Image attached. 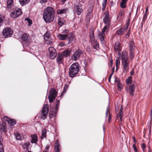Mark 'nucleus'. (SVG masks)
I'll return each mask as SVG.
<instances>
[{"label":"nucleus","mask_w":152,"mask_h":152,"mask_svg":"<svg viewBox=\"0 0 152 152\" xmlns=\"http://www.w3.org/2000/svg\"><path fill=\"white\" fill-rule=\"evenodd\" d=\"M46 37H50V34L49 32L47 31L46 33L44 35V38Z\"/></svg>","instance_id":"obj_49"},{"label":"nucleus","mask_w":152,"mask_h":152,"mask_svg":"<svg viewBox=\"0 0 152 152\" xmlns=\"http://www.w3.org/2000/svg\"><path fill=\"white\" fill-rule=\"evenodd\" d=\"M107 0H103L102 4V6H106L107 4Z\"/></svg>","instance_id":"obj_55"},{"label":"nucleus","mask_w":152,"mask_h":152,"mask_svg":"<svg viewBox=\"0 0 152 152\" xmlns=\"http://www.w3.org/2000/svg\"><path fill=\"white\" fill-rule=\"evenodd\" d=\"M132 77L130 76L126 80V83L127 85L130 84L132 83Z\"/></svg>","instance_id":"obj_34"},{"label":"nucleus","mask_w":152,"mask_h":152,"mask_svg":"<svg viewBox=\"0 0 152 152\" xmlns=\"http://www.w3.org/2000/svg\"><path fill=\"white\" fill-rule=\"evenodd\" d=\"M55 12L53 8L48 7L44 10L43 15V18L47 23L53 21L55 16Z\"/></svg>","instance_id":"obj_1"},{"label":"nucleus","mask_w":152,"mask_h":152,"mask_svg":"<svg viewBox=\"0 0 152 152\" xmlns=\"http://www.w3.org/2000/svg\"><path fill=\"white\" fill-rule=\"evenodd\" d=\"M16 122V121L15 120L10 119L8 123L12 126H14Z\"/></svg>","instance_id":"obj_36"},{"label":"nucleus","mask_w":152,"mask_h":152,"mask_svg":"<svg viewBox=\"0 0 152 152\" xmlns=\"http://www.w3.org/2000/svg\"><path fill=\"white\" fill-rule=\"evenodd\" d=\"M46 137V130L44 129L42 130V132L41 136V138L42 139H43L44 137Z\"/></svg>","instance_id":"obj_31"},{"label":"nucleus","mask_w":152,"mask_h":152,"mask_svg":"<svg viewBox=\"0 0 152 152\" xmlns=\"http://www.w3.org/2000/svg\"><path fill=\"white\" fill-rule=\"evenodd\" d=\"M134 85H132L129 86V87L126 88L127 92L129 93L131 96H134L133 93L134 91Z\"/></svg>","instance_id":"obj_14"},{"label":"nucleus","mask_w":152,"mask_h":152,"mask_svg":"<svg viewBox=\"0 0 152 152\" xmlns=\"http://www.w3.org/2000/svg\"><path fill=\"white\" fill-rule=\"evenodd\" d=\"M68 10L67 8H64L62 10H58L57 11V13L58 14H61L66 13Z\"/></svg>","instance_id":"obj_22"},{"label":"nucleus","mask_w":152,"mask_h":152,"mask_svg":"<svg viewBox=\"0 0 152 152\" xmlns=\"http://www.w3.org/2000/svg\"><path fill=\"white\" fill-rule=\"evenodd\" d=\"M133 147L134 148V150L135 152H137L138 150L137 149V147L135 145V144H133Z\"/></svg>","instance_id":"obj_51"},{"label":"nucleus","mask_w":152,"mask_h":152,"mask_svg":"<svg viewBox=\"0 0 152 152\" xmlns=\"http://www.w3.org/2000/svg\"><path fill=\"white\" fill-rule=\"evenodd\" d=\"M57 37L61 40H68V44L71 43L74 39V37L71 33H70L69 34H60L57 36Z\"/></svg>","instance_id":"obj_3"},{"label":"nucleus","mask_w":152,"mask_h":152,"mask_svg":"<svg viewBox=\"0 0 152 152\" xmlns=\"http://www.w3.org/2000/svg\"><path fill=\"white\" fill-rule=\"evenodd\" d=\"M114 48L115 50L116 51H119L121 50L120 43L119 42H116L115 43L114 46Z\"/></svg>","instance_id":"obj_21"},{"label":"nucleus","mask_w":152,"mask_h":152,"mask_svg":"<svg viewBox=\"0 0 152 152\" xmlns=\"http://www.w3.org/2000/svg\"><path fill=\"white\" fill-rule=\"evenodd\" d=\"M13 34V31L10 28H6L3 30V34L5 38L11 36Z\"/></svg>","instance_id":"obj_8"},{"label":"nucleus","mask_w":152,"mask_h":152,"mask_svg":"<svg viewBox=\"0 0 152 152\" xmlns=\"http://www.w3.org/2000/svg\"><path fill=\"white\" fill-rule=\"evenodd\" d=\"M62 34H69V30L68 29H66L64 30L62 32Z\"/></svg>","instance_id":"obj_47"},{"label":"nucleus","mask_w":152,"mask_h":152,"mask_svg":"<svg viewBox=\"0 0 152 152\" xmlns=\"http://www.w3.org/2000/svg\"><path fill=\"white\" fill-rule=\"evenodd\" d=\"M123 107H122V106H121L120 109L119 115V117L120 118L121 121H122V116L123 114Z\"/></svg>","instance_id":"obj_32"},{"label":"nucleus","mask_w":152,"mask_h":152,"mask_svg":"<svg viewBox=\"0 0 152 152\" xmlns=\"http://www.w3.org/2000/svg\"><path fill=\"white\" fill-rule=\"evenodd\" d=\"M28 35L26 34H24L22 36L21 39L23 43H28L29 42L28 39Z\"/></svg>","instance_id":"obj_17"},{"label":"nucleus","mask_w":152,"mask_h":152,"mask_svg":"<svg viewBox=\"0 0 152 152\" xmlns=\"http://www.w3.org/2000/svg\"><path fill=\"white\" fill-rule=\"evenodd\" d=\"M83 53V51L79 49L76 50L72 56V60L76 61Z\"/></svg>","instance_id":"obj_7"},{"label":"nucleus","mask_w":152,"mask_h":152,"mask_svg":"<svg viewBox=\"0 0 152 152\" xmlns=\"http://www.w3.org/2000/svg\"><path fill=\"white\" fill-rule=\"evenodd\" d=\"M130 31L129 30L128 31V32L126 34V37H129V32H130Z\"/></svg>","instance_id":"obj_62"},{"label":"nucleus","mask_w":152,"mask_h":152,"mask_svg":"<svg viewBox=\"0 0 152 152\" xmlns=\"http://www.w3.org/2000/svg\"><path fill=\"white\" fill-rule=\"evenodd\" d=\"M94 48L96 50H98L99 49V43L96 41H94L93 42H91Z\"/></svg>","instance_id":"obj_24"},{"label":"nucleus","mask_w":152,"mask_h":152,"mask_svg":"<svg viewBox=\"0 0 152 152\" xmlns=\"http://www.w3.org/2000/svg\"><path fill=\"white\" fill-rule=\"evenodd\" d=\"M127 0H122L120 3L121 7L122 8L126 7Z\"/></svg>","instance_id":"obj_23"},{"label":"nucleus","mask_w":152,"mask_h":152,"mask_svg":"<svg viewBox=\"0 0 152 152\" xmlns=\"http://www.w3.org/2000/svg\"><path fill=\"white\" fill-rule=\"evenodd\" d=\"M105 7H106V6H102V11H104V9L105 8Z\"/></svg>","instance_id":"obj_63"},{"label":"nucleus","mask_w":152,"mask_h":152,"mask_svg":"<svg viewBox=\"0 0 152 152\" xmlns=\"http://www.w3.org/2000/svg\"><path fill=\"white\" fill-rule=\"evenodd\" d=\"M30 0H19V2L21 6H24L29 3Z\"/></svg>","instance_id":"obj_28"},{"label":"nucleus","mask_w":152,"mask_h":152,"mask_svg":"<svg viewBox=\"0 0 152 152\" xmlns=\"http://www.w3.org/2000/svg\"><path fill=\"white\" fill-rule=\"evenodd\" d=\"M64 20L60 18L58 19V24L61 26L64 24Z\"/></svg>","instance_id":"obj_38"},{"label":"nucleus","mask_w":152,"mask_h":152,"mask_svg":"<svg viewBox=\"0 0 152 152\" xmlns=\"http://www.w3.org/2000/svg\"><path fill=\"white\" fill-rule=\"evenodd\" d=\"M132 139L134 142V144H135L136 143V139H135V137H132Z\"/></svg>","instance_id":"obj_59"},{"label":"nucleus","mask_w":152,"mask_h":152,"mask_svg":"<svg viewBox=\"0 0 152 152\" xmlns=\"http://www.w3.org/2000/svg\"><path fill=\"white\" fill-rule=\"evenodd\" d=\"M141 147L142 148L143 151L144 152L145 151L144 149L145 148V145L144 143H142L141 144Z\"/></svg>","instance_id":"obj_53"},{"label":"nucleus","mask_w":152,"mask_h":152,"mask_svg":"<svg viewBox=\"0 0 152 152\" xmlns=\"http://www.w3.org/2000/svg\"><path fill=\"white\" fill-rule=\"evenodd\" d=\"M108 26H105L102 29L101 32H100L98 34V37L101 41L102 42H104L105 36L104 32H107L108 31Z\"/></svg>","instance_id":"obj_5"},{"label":"nucleus","mask_w":152,"mask_h":152,"mask_svg":"<svg viewBox=\"0 0 152 152\" xmlns=\"http://www.w3.org/2000/svg\"><path fill=\"white\" fill-rule=\"evenodd\" d=\"M114 72V70H113V72H112V73H111V74L110 75V76H109V78H108V81L109 82H110V79H111V77L112 76V75H113V74Z\"/></svg>","instance_id":"obj_52"},{"label":"nucleus","mask_w":152,"mask_h":152,"mask_svg":"<svg viewBox=\"0 0 152 152\" xmlns=\"http://www.w3.org/2000/svg\"><path fill=\"white\" fill-rule=\"evenodd\" d=\"M90 38L91 42H94V41H96L94 39V36L93 33L91 34L90 35Z\"/></svg>","instance_id":"obj_41"},{"label":"nucleus","mask_w":152,"mask_h":152,"mask_svg":"<svg viewBox=\"0 0 152 152\" xmlns=\"http://www.w3.org/2000/svg\"><path fill=\"white\" fill-rule=\"evenodd\" d=\"M48 50L50 52V58L51 59H54L56 57V50L52 47H50L48 48Z\"/></svg>","instance_id":"obj_10"},{"label":"nucleus","mask_w":152,"mask_h":152,"mask_svg":"<svg viewBox=\"0 0 152 152\" xmlns=\"http://www.w3.org/2000/svg\"><path fill=\"white\" fill-rule=\"evenodd\" d=\"M22 13L21 10L18 9L17 10H15L11 15V17L13 18H16L20 15Z\"/></svg>","instance_id":"obj_12"},{"label":"nucleus","mask_w":152,"mask_h":152,"mask_svg":"<svg viewBox=\"0 0 152 152\" xmlns=\"http://www.w3.org/2000/svg\"><path fill=\"white\" fill-rule=\"evenodd\" d=\"M0 145L1 146V147L2 146V145L1 143ZM0 152H4V149L2 148H0Z\"/></svg>","instance_id":"obj_58"},{"label":"nucleus","mask_w":152,"mask_h":152,"mask_svg":"<svg viewBox=\"0 0 152 152\" xmlns=\"http://www.w3.org/2000/svg\"><path fill=\"white\" fill-rule=\"evenodd\" d=\"M66 90H64V89L63 91V92H62V93L61 94V96H63V95H64V94L66 92Z\"/></svg>","instance_id":"obj_57"},{"label":"nucleus","mask_w":152,"mask_h":152,"mask_svg":"<svg viewBox=\"0 0 152 152\" xmlns=\"http://www.w3.org/2000/svg\"><path fill=\"white\" fill-rule=\"evenodd\" d=\"M121 61L122 65L123 67L124 72L126 73L128 72L129 68V61L128 60H122Z\"/></svg>","instance_id":"obj_9"},{"label":"nucleus","mask_w":152,"mask_h":152,"mask_svg":"<svg viewBox=\"0 0 152 152\" xmlns=\"http://www.w3.org/2000/svg\"><path fill=\"white\" fill-rule=\"evenodd\" d=\"M104 17L103 19V21L104 23L106 24V26H108L110 24V19L109 18V15L108 12H106L104 13Z\"/></svg>","instance_id":"obj_11"},{"label":"nucleus","mask_w":152,"mask_h":152,"mask_svg":"<svg viewBox=\"0 0 152 152\" xmlns=\"http://www.w3.org/2000/svg\"><path fill=\"white\" fill-rule=\"evenodd\" d=\"M32 140L31 141L32 143H36L37 141V137L36 134L31 135Z\"/></svg>","instance_id":"obj_26"},{"label":"nucleus","mask_w":152,"mask_h":152,"mask_svg":"<svg viewBox=\"0 0 152 152\" xmlns=\"http://www.w3.org/2000/svg\"><path fill=\"white\" fill-rule=\"evenodd\" d=\"M60 144H59L58 141L57 140L55 143L54 146L55 152H60L59 149Z\"/></svg>","instance_id":"obj_18"},{"label":"nucleus","mask_w":152,"mask_h":152,"mask_svg":"<svg viewBox=\"0 0 152 152\" xmlns=\"http://www.w3.org/2000/svg\"><path fill=\"white\" fill-rule=\"evenodd\" d=\"M48 112V105H45L43 107L41 113V118L43 120H45L47 115Z\"/></svg>","instance_id":"obj_6"},{"label":"nucleus","mask_w":152,"mask_h":152,"mask_svg":"<svg viewBox=\"0 0 152 152\" xmlns=\"http://www.w3.org/2000/svg\"><path fill=\"white\" fill-rule=\"evenodd\" d=\"M125 30L124 28H120L117 31V33L118 35H122L125 33Z\"/></svg>","instance_id":"obj_25"},{"label":"nucleus","mask_w":152,"mask_h":152,"mask_svg":"<svg viewBox=\"0 0 152 152\" xmlns=\"http://www.w3.org/2000/svg\"><path fill=\"white\" fill-rule=\"evenodd\" d=\"M63 55L61 54H58L56 58V61L59 64L61 63L63 60Z\"/></svg>","instance_id":"obj_20"},{"label":"nucleus","mask_w":152,"mask_h":152,"mask_svg":"<svg viewBox=\"0 0 152 152\" xmlns=\"http://www.w3.org/2000/svg\"><path fill=\"white\" fill-rule=\"evenodd\" d=\"M48 0H40V2L42 4H44L46 3Z\"/></svg>","instance_id":"obj_54"},{"label":"nucleus","mask_w":152,"mask_h":152,"mask_svg":"<svg viewBox=\"0 0 152 152\" xmlns=\"http://www.w3.org/2000/svg\"><path fill=\"white\" fill-rule=\"evenodd\" d=\"M68 86L67 85H66L64 86V90H67L68 88Z\"/></svg>","instance_id":"obj_61"},{"label":"nucleus","mask_w":152,"mask_h":152,"mask_svg":"<svg viewBox=\"0 0 152 152\" xmlns=\"http://www.w3.org/2000/svg\"><path fill=\"white\" fill-rule=\"evenodd\" d=\"M25 20L26 21H27L28 23V26H30V25H31L32 24V21L29 18H26L25 19Z\"/></svg>","instance_id":"obj_39"},{"label":"nucleus","mask_w":152,"mask_h":152,"mask_svg":"<svg viewBox=\"0 0 152 152\" xmlns=\"http://www.w3.org/2000/svg\"><path fill=\"white\" fill-rule=\"evenodd\" d=\"M123 12L122 11L120 12L118 15V18H120V19H121L122 16L123 15Z\"/></svg>","instance_id":"obj_45"},{"label":"nucleus","mask_w":152,"mask_h":152,"mask_svg":"<svg viewBox=\"0 0 152 152\" xmlns=\"http://www.w3.org/2000/svg\"><path fill=\"white\" fill-rule=\"evenodd\" d=\"M30 145V142H26L23 145V148L24 149H27Z\"/></svg>","instance_id":"obj_35"},{"label":"nucleus","mask_w":152,"mask_h":152,"mask_svg":"<svg viewBox=\"0 0 152 152\" xmlns=\"http://www.w3.org/2000/svg\"><path fill=\"white\" fill-rule=\"evenodd\" d=\"M115 64L116 69H117L118 68V66L120 65V61L118 59H116L115 61Z\"/></svg>","instance_id":"obj_42"},{"label":"nucleus","mask_w":152,"mask_h":152,"mask_svg":"<svg viewBox=\"0 0 152 152\" xmlns=\"http://www.w3.org/2000/svg\"><path fill=\"white\" fill-rule=\"evenodd\" d=\"M13 0H8L7 1V7L10 8L11 7L12 4L13 3Z\"/></svg>","instance_id":"obj_33"},{"label":"nucleus","mask_w":152,"mask_h":152,"mask_svg":"<svg viewBox=\"0 0 152 152\" xmlns=\"http://www.w3.org/2000/svg\"><path fill=\"white\" fill-rule=\"evenodd\" d=\"M79 64L77 63L72 64L69 68V75L70 77L72 78L77 74L79 71Z\"/></svg>","instance_id":"obj_2"},{"label":"nucleus","mask_w":152,"mask_h":152,"mask_svg":"<svg viewBox=\"0 0 152 152\" xmlns=\"http://www.w3.org/2000/svg\"><path fill=\"white\" fill-rule=\"evenodd\" d=\"M117 86L118 88L120 89L122 88V86L119 82H118L117 83Z\"/></svg>","instance_id":"obj_50"},{"label":"nucleus","mask_w":152,"mask_h":152,"mask_svg":"<svg viewBox=\"0 0 152 152\" xmlns=\"http://www.w3.org/2000/svg\"><path fill=\"white\" fill-rule=\"evenodd\" d=\"M128 25H129L128 24H126V27H122V28H124L125 29V32H126V31L128 29Z\"/></svg>","instance_id":"obj_56"},{"label":"nucleus","mask_w":152,"mask_h":152,"mask_svg":"<svg viewBox=\"0 0 152 152\" xmlns=\"http://www.w3.org/2000/svg\"><path fill=\"white\" fill-rule=\"evenodd\" d=\"M0 129L1 132H7L5 126L4 124L1 125V123L0 121Z\"/></svg>","instance_id":"obj_29"},{"label":"nucleus","mask_w":152,"mask_h":152,"mask_svg":"<svg viewBox=\"0 0 152 152\" xmlns=\"http://www.w3.org/2000/svg\"><path fill=\"white\" fill-rule=\"evenodd\" d=\"M130 74L131 75H134V72L133 71L131 72Z\"/></svg>","instance_id":"obj_64"},{"label":"nucleus","mask_w":152,"mask_h":152,"mask_svg":"<svg viewBox=\"0 0 152 152\" xmlns=\"http://www.w3.org/2000/svg\"><path fill=\"white\" fill-rule=\"evenodd\" d=\"M57 92L54 88L52 89L50 91L48 99L49 102L52 103L57 95Z\"/></svg>","instance_id":"obj_4"},{"label":"nucleus","mask_w":152,"mask_h":152,"mask_svg":"<svg viewBox=\"0 0 152 152\" xmlns=\"http://www.w3.org/2000/svg\"><path fill=\"white\" fill-rule=\"evenodd\" d=\"M108 113H109V114L110 110H109V108L108 107H107V109L106 112V117H107V116ZM111 117L110 116V114H109V121H110V120H111Z\"/></svg>","instance_id":"obj_37"},{"label":"nucleus","mask_w":152,"mask_h":152,"mask_svg":"<svg viewBox=\"0 0 152 152\" xmlns=\"http://www.w3.org/2000/svg\"><path fill=\"white\" fill-rule=\"evenodd\" d=\"M70 53V51L68 50H66L64 51L63 53V56L65 57H68L69 56Z\"/></svg>","instance_id":"obj_30"},{"label":"nucleus","mask_w":152,"mask_h":152,"mask_svg":"<svg viewBox=\"0 0 152 152\" xmlns=\"http://www.w3.org/2000/svg\"><path fill=\"white\" fill-rule=\"evenodd\" d=\"M84 2L83 0H82L81 1H80L79 2V4L78 5H80L82 7V6L84 5Z\"/></svg>","instance_id":"obj_46"},{"label":"nucleus","mask_w":152,"mask_h":152,"mask_svg":"<svg viewBox=\"0 0 152 152\" xmlns=\"http://www.w3.org/2000/svg\"><path fill=\"white\" fill-rule=\"evenodd\" d=\"M45 40L46 41V43L48 45H51L53 43L52 39L49 37L45 38Z\"/></svg>","instance_id":"obj_27"},{"label":"nucleus","mask_w":152,"mask_h":152,"mask_svg":"<svg viewBox=\"0 0 152 152\" xmlns=\"http://www.w3.org/2000/svg\"><path fill=\"white\" fill-rule=\"evenodd\" d=\"M4 18V17L2 15H0V26L1 25V23H2Z\"/></svg>","instance_id":"obj_44"},{"label":"nucleus","mask_w":152,"mask_h":152,"mask_svg":"<svg viewBox=\"0 0 152 152\" xmlns=\"http://www.w3.org/2000/svg\"><path fill=\"white\" fill-rule=\"evenodd\" d=\"M74 8L75 11L78 15H80L83 11L82 7L80 5H75Z\"/></svg>","instance_id":"obj_13"},{"label":"nucleus","mask_w":152,"mask_h":152,"mask_svg":"<svg viewBox=\"0 0 152 152\" xmlns=\"http://www.w3.org/2000/svg\"><path fill=\"white\" fill-rule=\"evenodd\" d=\"M68 86L67 85H66L64 86V90H67L68 88Z\"/></svg>","instance_id":"obj_60"},{"label":"nucleus","mask_w":152,"mask_h":152,"mask_svg":"<svg viewBox=\"0 0 152 152\" xmlns=\"http://www.w3.org/2000/svg\"><path fill=\"white\" fill-rule=\"evenodd\" d=\"M129 46L130 49V56H134L133 52L135 48V47L134 45V42H131L129 44Z\"/></svg>","instance_id":"obj_15"},{"label":"nucleus","mask_w":152,"mask_h":152,"mask_svg":"<svg viewBox=\"0 0 152 152\" xmlns=\"http://www.w3.org/2000/svg\"><path fill=\"white\" fill-rule=\"evenodd\" d=\"M15 136L16 139L18 140H20L21 138L20 134L18 133H16L15 134Z\"/></svg>","instance_id":"obj_40"},{"label":"nucleus","mask_w":152,"mask_h":152,"mask_svg":"<svg viewBox=\"0 0 152 152\" xmlns=\"http://www.w3.org/2000/svg\"><path fill=\"white\" fill-rule=\"evenodd\" d=\"M4 119L8 123L10 118L7 116H5L4 117Z\"/></svg>","instance_id":"obj_48"},{"label":"nucleus","mask_w":152,"mask_h":152,"mask_svg":"<svg viewBox=\"0 0 152 152\" xmlns=\"http://www.w3.org/2000/svg\"><path fill=\"white\" fill-rule=\"evenodd\" d=\"M92 16L91 12H88L87 14V17L89 19L91 18Z\"/></svg>","instance_id":"obj_43"},{"label":"nucleus","mask_w":152,"mask_h":152,"mask_svg":"<svg viewBox=\"0 0 152 152\" xmlns=\"http://www.w3.org/2000/svg\"><path fill=\"white\" fill-rule=\"evenodd\" d=\"M121 58V61L128 60L127 53L126 51H124L122 52Z\"/></svg>","instance_id":"obj_19"},{"label":"nucleus","mask_w":152,"mask_h":152,"mask_svg":"<svg viewBox=\"0 0 152 152\" xmlns=\"http://www.w3.org/2000/svg\"><path fill=\"white\" fill-rule=\"evenodd\" d=\"M56 107H55V111L54 112V113H50V112L49 113L50 114V115L52 117H53V116H56V114L57 113V111L58 110L59 101L57 100H56Z\"/></svg>","instance_id":"obj_16"}]
</instances>
